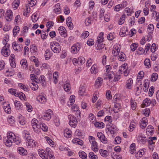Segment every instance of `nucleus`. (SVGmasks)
I'll use <instances>...</instances> for the list:
<instances>
[{"mask_svg":"<svg viewBox=\"0 0 159 159\" xmlns=\"http://www.w3.org/2000/svg\"><path fill=\"white\" fill-rule=\"evenodd\" d=\"M5 145L9 147L11 146L12 143H15L16 144L20 143V140L16 138L15 135L12 132L8 133L7 138H5L3 140Z\"/></svg>","mask_w":159,"mask_h":159,"instance_id":"f257e3e1","label":"nucleus"},{"mask_svg":"<svg viewBox=\"0 0 159 159\" xmlns=\"http://www.w3.org/2000/svg\"><path fill=\"white\" fill-rule=\"evenodd\" d=\"M50 46L52 50L55 53H58L61 50L59 44L56 42H52L50 43Z\"/></svg>","mask_w":159,"mask_h":159,"instance_id":"f03ea898","label":"nucleus"},{"mask_svg":"<svg viewBox=\"0 0 159 159\" xmlns=\"http://www.w3.org/2000/svg\"><path fill=\"white\" fill-rule=\"evenodd\" d=\"M69 124L72 127L75 128L76 126L77 121L76 118L73 115H70L68 116Z\"/></svg>","mask_w":159,"mask_h":159,"instance_id":"7ed1b4c3","label":"nucleus"},{"mask_svg":"<svg viewBox=\"0 0 159 159\" xmlns=\"http://www.w3.org/2000/svg\"><path fill=\"white\" fill-rule=\"evenodd\" d=\"M129 8H126L125 9V10L124 12V13L123 14L122 16L120 18L118 23L119 25H122L124 22L125 19V16L126 15H127L128 16H129Z\"/></svg>","mask_w":159,"mask_h":159,"instance_id":"20e7f679","label":"nucleus"},{"mask_svg":"<svg viewBox=\"0 0 159 159\" xmlns=\"http://www.w3.org/2000/svg\"><path fill=\"white\" fill-rule=\"evenodd\" d=\"M38 120L36 119H33L32 120V126L34 130L36 132H38L39 129L40 128V125L38 124Z\"/></svg>","mask_w":159,"mask_h":159,"instance_id":"39448f33","label":"nucleus"},{"mask_svg":"<svg viewBox=\"0 0 159 159\" xmlns=\"http://www.w3.org/2000/svg\"><path fill=\"white\" fill-rule=\"evenodd\" d=\"M26 139L27 140L26 143L29 146H32V147H35L36 145V142L34 140L31 139L30 136H29V134H25Z\"/></svg>","mask_w":159,"mask_h":159,"instance_id":"423d86ee","label":"nucleus"},{"mask_svg":"<svg viewBox=\"0 0 159 159\" xmlns=\"http://www.w3.org/2000/svg\"><path fill=\"white\" fill-rule=\"evenodd\" d=\"M126 65L127 64H126ZM118 71L120 72L122 71H124V74L125 76H127L129 73V70L128 69V66L126 68L125 64L120 67Z\"/></svg>","mask_w":159,"mask_h":159,"instance_id":"0eeeda50","label":"nucleus"},{"mask_svg":"<svg viewBox=\"0 0 159 159\" xmlns=\"http://www.w3.org/2000/svg\"><path fill=\"white\" fill-rule=\"evenodd\" d=\"M52 114V111L51 110H48L43 115L42 118L47 120H49L51 119V115Z\"/></svg>","mask_w":159,"mask_h":159,"instance_id":"6e6552de","label":"nucleus"},{"mask_svg":"<svg viewBox=\"0 0 159 159\" xmlns=\"http://www.w3.org/2000/svg\"><path fill=\"white\" fill-rule=\"evenodd\" d=\"M137 140L139 142L143 144H145L147 142V138L145 136L142 134H140L138 135Z\"/></svg>","mask_w":159,"mask_h":159,"instance_id":"1a4fd4ad","label":"nucleus"},{"mask_svg":"<svg viewBox=\"0 0 159 159\" xmlns=\"http://www.w3.org/2000/svg\"><path fill=\"white\" fill-rule=\"evenodd\" d=\"M5 17L7 21H11L12 19V12L11 10H8L5 14Z\"/></svg>","mask_w":159,"mask_h":159,"instance_id":"9d476101","label":"nucleus"},{"mask_svg":"<svg viewBox=\"0 0 159 159\" xmlns=\"http://www.w3.org/2000/svg\"><path fill=\"white\" fill-rule=\"evenodd\" d=\"M2 55L5 57H7L10 54L9 49L7 48L6 47H3L1 51Z\"/></svg>","mask_w":159,"mask_h":159,"instance_id":"9b49d317","label":"nucleus"},{"mask_svg":"<svg viewBox=\"0 0 159 159\" xmlns=\"http://www.w3.org/2000/svg\"><path fill=\"white\" fill-rule=\"evenodd\" d=\"M12 46L14 49L17 51H21L22 50L23 47L21 45L16 43V42L12 43Z\"/></svg>","mask_w":159,"mask_h":159,"instance_id":"f8f14e48","label":"nucleus"},{"mask_svg":"<svg viewBox=\"0 0 159 159\" xmlns=\"http://www.w3.org/2000/svg\"><path fill=\"white\" fill-rule=\"evenodd\" d=\"M38 152L40 156L42 159H48V154H47L45 151L44 150L42 149H39L38 150Z\"/></svg>","mask_w":159,"mask_h":159,"instance_id":"ddd939ff","label":"nucleus"},{"mask_svg":"<svg viewBox=\"0 0 159 159\" xmlns=\"http://www.w3.org/2000/svg\"><path fill=\"white\" fill-rule=\"evenodd\" d=\"M120 48L117 45H115L112 51V53L114 56H116L120 52Z\"/></svg>","mask_w":159,"mask_h":159,"instance_id":"4468645a","label":"nucleus"},{"mask_svg":"<svg viewBox=\"0 0 159 159\" xmlns=\"http://www.w3.org/2000/svg\"><path fill=\"white\" fill-rule=\"evenodd\" d=\"M128 29L126 27H123L121 29L120 34L121 36L124 37L128 34Z\"/></svg>","mask_w":159,"mask_h":159,"instance_id":"2eb2a0df","label":"nucleus"},{"mask_svg":"<svg viewBox=\"0 0 159 159\" xmlns=\"http://www.w3.org/2000/svg\"><path fill=\"white\" fill-rule=\"evenodd\" d=\"M91 142L92 149L95 152H97L98 149V147L97 142L95 140L92 141Z\"/></svg>","mask_w":159,"mask_h":159,"instance_id":"dca6fc26","label":"nucleus"},{"mask_svg":"<svg viewBox=\"0 0 159 159\" xmlns=\"http://www.w3.org/2000/svg\"><path fill=\"white\" fill-rule=\"evenodd\" d=\"M52 54V53L49 49H47L45 52L44 57L45 59L48 60L49 59Z\"/></svg>","mask_w":159,"mask_h":159,"instance_id":"f3484780","label":"nucleus"},{"mask_svg":"<svg viewBox=\"0 0 159 159\" xmlns=\"http://www.w3.org/2000/svg\"><path fill=\"white\" fill-rule=\"evenodd\" d=\"M136 146L134 143H132L130 145V153L133 154L136 152Z\"/></svg>","mask_w":159,"mask_h":159,"instance_id":"a211bd4d","label":"nucleus"},{"mask_svg":"<svg viewBox=\"0 0 159 159\" xmlns=\"http://www.w3.org/2000/svg\"><path fill=\"white\" fill-rule=\"evenodd\" d=\"M64 135L67 138H69L71 136V131L68 128L64 130Z\"/></svg>","mask_w":159,"mask_h":159,"instance_id":"6ab92c4d","label":"nucleus"},{"mask_svg":"<svg viewBox=\"0 0 159 159\" xmlns=\"http://www.w3.org/2000/svg\"><path fill=\"white\" fill-rule=\"evenodd\" d=\"M66 23L67 25L69 27L70 29H72L73 25L71 22V19L70 17H68L66 20Z\"/></svg>","mask_w":159,"mask_h":159,"instance_id":"aec40b11","label":"nucleus"},{"mask_svg":"<svg viewBox=\"0 0 159 159\" xmlns=\"http://www.w3.org/2000/svg\"><path fill=\"white\" fill-rule=\"evenodd\" d=\"M59 33L62 36L65 37L66 34V30L63 26H60L58 29Z\"/></svg>","mask_w":159,"mask_h":159,"instance_id":"412c9836","label":"nucleus"},{"mask_svg":"<svg viewBox=\"0 0 159 159\" xmlns=\"http://www.w3.org/2000/svg\"><path fill=\"white\" fill-rule=\"evenodd\" d=\"M80 48L79 47L75 45L72 46L71 48V51L73 53L76 54L80 50Z\"/></svg>","mask_w":159,"mask_h":159,"instance_id":"4be33fe9","label":"nucleus"},{"mask_svg":"<svg viewBox=\"0 0 159 159\" xmlns=\"http://www.w3.org/2000/svg\"><path fill=\"white\" fill-rule=\"evenodd\" d=\"M36 99L39 102L42 103H44L46 101V98L44 96L42 95L38 96Z\"/></svg>","mask_w":159,"mask_h":159,"instance_id":"5701e85b","label":"nucleus"},{"mask_svg":"<svg viewBox=\"0 0 159 159\" xmlns=\"http://www.w3.org/2000/svg\"><path fill=\"white\" fill-rule=\"evenodd\" d=\"M103 80L101 78H98L95 82V86L98 87L101 86Z\"/></svg>","mask_w":159,"mask_h":159,"instance_id":"b1692460","label":"nucleus"},{"mask_svg":"<svg viewBox=\"0 0 159 159\" xmlns=\"http://www.w3.org/2000/svg\"><path fill=\"white\" fill-rule=\"evenodd\" d=\"M18 152L19 154L23 155H26L27 153V151L22 147H20L18 148Z\"/></svg>","mask_w":159,"mask_h":159,"instance_id":"393cba45","label":"nucleus"},{"mask_svg":"<svg viewBox=\"0 0 159 159\" xmlns=\"http://www.w3.org/2000/svg\"><path fill=\"white\" fill-rule=\"evenodd\" d=\"M104 35V33L103 32H101L99 34L100 36L97 38L96 43L97 44L102 43L103 41V35Z\"/></svg>","mask_w":159,"mask_h":159,"instance_id":"a878e982","label":"nucleus"},{"mask_svg":"<svg viewBox=\"0 0 159 159\" xmlns=\"http://www.w3.org/2000/svg\"><path fill=\"white\" fill-rule=\"evenodd\" d=\"M98 72V70L97 68V66L96 65H93L91 67V73L95 74Z\"/></svg>","mask_w":159,"mask_h":159,"instance_id":"bb28decb","label":"nucleus"},{"mask_svg":"<svg viewBox=\"0 0 159 159\" xmlns=\"http://www.w3.org/2000/svg\"><path fill=\"white\" fill-rule=\"evenodd\" d=\"M118 59L119 60L121 61H124L125 60V55L124 53L122 52H120L117 55Z\"/></svg>","mask_w":159,"mask_h":159,"instance_id":"cd10ccee","label":"nucleus"},{"mask_svg":"<svg viewBox=\"0 0 159 159\" xmlns=\"http://www.w3.org/2000/svg\"><path fill=\"white\" fill-rule=\"evenodd\" d=\"M20 63L21 65V66L23 67V68L25 69H27V61L25 59H23L21 60L20 62Z\"/></svg>","mask_w":159,"mask_h":159,"instance_id":"c85d7f7f","label":"nucleus"},{"mask_svg":"<svg viewBox=\"0 0 159 159\" xmlns=\"http://www.w3.org/2000/svg\"><path fill=\"white\" fill-rule=\"evenodd\" d=\"M3 107V109L6 113L8 114H10L11 113V109L9 106V104H7L6 106H4V104Z\"/></svg>","mask_w":159,"mask_h":159,"instance_id":"c756f323","label":"nucleus"},{"mask_svg":"<svg viewBox=\"0 0 159 159\" xmlns=\"http://www.w3.org/2000/svg\"><path fill=\"white\" fill-rule=\"evenodd\" d=\"M94 125L98 128H102L104 127V124L102 122H96L94 123Z\"/></svg>","mask_w":159,"mask_h":159,"instance_id":"7c9ffc66","label":"nucleus"},{"mask_svg":"<svg viewBox=\"0 0 159 159\" xmlns=\"http://www.w3.org/2000/svg\"><path fill=\"white\" fill-rule=\"evenodd\" d=\"M153 129L154 128L151 125H148L146 129V132L147 133L148 132L149 134H153L154 132Z\"/></svg>","mask_w":159,"mask_h":159,"instance_id":"2f4dec72","label":"nucleus"},{"mask_svg":"<svg viewBox=\"0 0 159 159\" xmlns=\"http://www.w3.org/2000/svg\"><path fill=\"white\" fill-rule=\"evenodd\" d=\"M137 125V124L134 121H131L130 124V132L133 131Z\"/></svg>","mask_w":159,"mask_h":159,"instance_id":"473e14b6","label":"nucleus"},{"mask_svg":"<svg viewBox=\"0 0 159 159\" xmlns=\"http://www.w3.org/2000/svg\"><path fill=\"white\" fill-rule=\"evenodd\" d=\"M85 92V88L84 86H81L80 88L79 93L81 96L83 95Z\"/></svg>","mask_w":159,"mask_h":159,"instance_id":"72a5a7b5","label":"nucleus"},{"mask_svg":"<svg viewBox=\"0 0 159 159\" xmlns=\"http://www.w3.org/2000/svg\"><path fill=\"white\" fill-rule=\"evenodd\" d=\"M37 47L34 45H31L30 47V50L31 53H35L37 52Z\"/></svg>","mask_w":159,"mask_h":159,"instance_id":"f704fd0d","label":"nucleus"},{"mask_svg":"<svg viewBox=\"0 0 159 159\" xmlns=\"http://www.w3.org/2000/svg\"><path fill=\"white\" fill-rule=\"evenodd\" d=\"M30 86L32 89L34 91L37 90L39 88L38 85L34 83H31L30 84Z\"/></svg>","mask_w":159,"mask_h":159,"instance_id":"c9c22d12","label":"nucleus"},{"mask_svg":"<svg viewBox=\"0 0 159 159\" xmlns=\"http://www.w3.org/2000/svg\"><path fill=\"white\" fill-rule=\"evenodd\" d=\"M151 100L148 98L145 99L143 101V104H144L146 107L149 106L151 104Z\"/></svg>","mask_w":159,"mask_h":159,"instance_id":"e433bc0d","label":"nucleus"},{"mask_svg":"<svg viewBox=\"0 0 159 159\" xmlns=\"http://www.w3.org/2000/svg\"><path fill=\"white\" fill-rule=\"evenodd\" d=\"M60 4L59 3L57 4L55 6L56 8L54 9V12L57 14L61 12V8L60 7Z\"/></svg>","mask_w":159,"mask_h":159,"instance_id":"4c0bfd02","label":"nucleus"},{"mask_svg":"<svg viewBox=\"0 0 159 159\" xmlns=\"http://www.w3.org/2000/svg\"><path fill=\"white\" fill-rule=\"evenodd\" d=\"M130 105L131 109L133 110H134L136 109L137 103L135 101H133L132 98L131 99Z\"/></svg>","mask_w":159,"mask_h":159,"instance_id":"58836bf2","label":"nucleus"},{"mask_svg":"<svg viewBox=\"0 0 159 159\" xmlns=\"http://www.w3.org/2000/svg\"><path fill=\"white\" fill-rule=\"evenodd\" d=\"M79 156L82 159H87V154L84 152H79Z\"/></svg>","mask_w":159,"mask_h":159,"instance_id":"ea45409f","label":"nucleus"},{"mask_svg":"<svg viewBox=\"0 0 159 159\" xmlns=\"http://www.w3.org/2000/svg\"><path fill=\"white\" fill-rule=\"evenodd\" d=\"M105 44H103L102 43L97 44V50H102V51H104V49L105 50H106V48H104Z\"/></svg>","mask_w":159,"mask_h":159,"instance_id":"a19ab883","label":"nucleus"},{"mask_svg":"<svg viewBox=\"0 0 159 159\" xmlns=\"http://www.w3.org/2000/svg\"><path fill=\"white\" fill-rule=\"evenodd\" d=\"M158 77V75L157 73H153L151 76V80L152 81H155L157 79Z\"/></svg>","mask_w":159,"mask_h":159,"instance_id":"79ce46f5","label":"nucleus"},{"mask_svg":"<svg viewBox=\"0 0 159 159\" xmlns=\"http://www.w3.org/2000/svg\"><path fill=\"white\" fill-rule=\"evenodd\" d=\"M64 89L66 91L68 92L71 89L70 84L69 83H66V84H64Z\"/></svg>","mask_w":159,"mask_h":159,"instance_id":"37998d69","label":"nucleus"},{"mask_svg":"<svg viewBox=\"0 0 159 159\" xmlns=\"http://www.w3.org/2000/svg\"><path fill=\"white\" fill-rule=\"evenodd\" d=\"M14 103L15 107H16L18 109H20V108H21L22 104L20 101L16 100L14 102Z\"/></svg>","mask_w":159,"mask_h":159,"instance_id":"c03bdc74","label":"nucleus"},{"mask_svg":"<svg viewBox=\"0 0 159 159\" xmlns=\"http://www.w3.org/2000/svg\"><path fill=\"white\" fill-rule=\"evenodd\" d=\"M17 95L21 100H25V99L26 98L25 94L22 92H20L19 93H17Z\"/></svg>","mask_w":159,"mask_h":159,"instance_id":"a18cd8bd","label":"nucleus"},{"mask_svg":"<svg viewBox=\"0 0 159 159\" xmlns=\"http://www.w3.org/2000/svg\"><path fill=\"white\" fill-rule=\"evenodd\" d=\"M89 35V33L88 31H85L82 33L80 37L84 39L87 38Z\"/></svg>","mask_w":159,"mask_h":159,"instance_id":"49530a36","label":"nucleus"},{"mask_svg":"<svg viewBox=\"0 0 159 159\" xmlns=\"http://www.w3.org/2000/svg\"><path fill=\"white\" fill-rule=\"evenodd\" d=\"M8 121L10 125H12L15 123V122L14 117L12 116H11L8 119Z\"/></svg>","mask_w":159,"mask_h":159,"instance_id":"de8ad7c7","label":"nucleus"},{"mask_svg":"<svg viewBox=\"0 0 159 159\" xmlns=\"http://www.w3.org/2000/svg\"><path fill=\"white\" fill-rule=\"evenodd\" d=\"M19 123L22 125H24L25 124L26 121L25 120L24 118L22 116H19Z\"/></svg>","mask_w":159,"mask_h":159,"instance_id":"09e8293b","label":"nucleus"},{"mask_svg":"<svg viewBox=\"0 0 159 159\" xmlns=\"http://www.w3.org/2000/svg\"><path fill=\"white\" fill-rule=\"evenodd\" d=\"M20 31V28L18 26L15 27L13 29V35L15 36L18 32Z\"/></svg>","mask_w":159,"mask_h":159,"instance_id":"8fccbe9b","label":"nucleus"},{"mask_svg":"<svg viewBox=\"0 0 159 159\" xmlns=\"http://www.w3.org/2000/svg\"><path fill=\"white\" fill-rule=\"evenodd\" d=\"M89 157L91 159H97L98 158L97 156L94 155V153L92 152L89 153Z\"/></svg>","mask_w":159,"mask_h":159,"instance_id":"3c124183","label":"nucleus"},{"mask_svg":"<svg viewBox=\"0 0 159 159\" xmlns=\"http://www.w3.org/2000/svg\"><path fill=\"white\" fill-rule=\"evenodd\" d=\"M20 3V1L19 0H15L13 3V4L14 8L16 9L18 7Z\"/></svg>","mask_w":159,"mask_h":159,"instance_id":"603ef678","label":"nucleus"},{"mask_svg":"<svg viewBox=\"0 0 159 159\" xmlns=\"http://www.w3.org/2000/svg\"><path fill=\"white\" fill-rule=\"evenodd\" d=\"M138 46V43H134L130 45L131 50L132 51H134Z\"/></svg>","mask_w":159,"mask_h":159,"instance_id":"864d4df0","label":"nucleus"},{"mask_svg":"<svg viewBox=\"0 0 159 159\" xmlns=\"http://www.w3.org/2000/svg\"><path fill=\"white\" fill-rule=\"evenodd\" d=\"M150 61L149 59H146L144 61V65L149 68L151 66Z\"/></svg>","mask_w":159,"mask_h":159,"instance_id":"5fc2aeb1","label":"nucleus"},{"mask_svg":"<svg viewBox=\"0 0 159 159\" xmlns=\"http://www.w3.org/2000/svg\"><path fill=\"white\" fill-rule=\"evenodd\" d=\"M26 106L27 107V110L29 112H31L32 110V107L30 104L28 102L25 103Z\"/></svg>","mask_w":159,"mask_h":159,"instance_id":"6e6d98bb","label":"nucleus"},{"mask_svg":"<svg viewBox=\"0 0 159 159\" xmlns=\"http://www.w3.org/2000/svg\"><path fill=\"white\" fill-rule=\"evenodd\" d=\"M121 142V139L120 137L117 136L114 140V143L115 144H119Z\"/></svg>","mask_w":159,"mask_h":159,"instance_id":"4d7b16f0","label":"nucleus"},{"mask_svg":"<svg viewBox=\"0 0 159 159\" xmlns=\"http://www.w3.org/2000/svg\"><path fill=\"white\" fill-rule=\"evenodd\" d=\"M40 128L43 131H47L48 130V128L47 125L44 124H42L40 125Z\"/></svg>","mask_w":159,"mask_h":159,"instance_id":"13d9d810","label":"nucleus"},{"mask_svg":"<svg viewBox=\"0 0 159 159\" xmlns=\"http://www.w3.org/2000/svg\"><path fill=\"white\" fill-rule=\"evenodd\" d=\"M92 18L88 17L86 18L85 21V23L87 26H89L91 23Z\"/></svg>","mask_w":159,"mask_h":159,"instance_id":"bf43d9fd","label":"nucleus"},{"mask_svg":"<svg viewBox=\"0 0 159 159\" xmlns=\"http://www.w3.org/2000/svg\"><path fill=\"white\" fill-rule=\"evenodd\" d=\"M112 118L110 116H107L105 118V120L109 122V123L111 124L112 122Z\"/></svg>","mask_w":159,"mask_h":159,"instance_id":"052dcab7","label":"nucleus"},{"mask_svg":"<svg viewBox=\"0 0 159 159\" xmlns=\"http://www.w3.org/2000/svg\"><path fill=\"white\" fill-rule=\"evenodd\" d=\"M45 77L43 75H41L40 76L39 80H38L39 81V83H42L43 85H44V82L45 81L44 80Z\"/></svg>","mask_w":159,"mask_h":159,"instance_id":"680f3d73","label":"nucleus"},{"mask_svg":"<svg viewBox=\"0 0 159 159\" xmlns=\"http://www.w3.org/2000/svg\"><path fill=\"white\" fill-rule=\"evenodd\" d=\"M144 51L143 49L142 48L139 47L136 51V52L138 54H142L143 53H144Z\"/></svg>","mask_w":159,"mask_h":159,"instance_id":"e2e57ef3","label":"nucleus"},{"mask_svg":"<svg viewBox=\"0 0 159 159\" xmlns=\"http://www.w3.org/2000/svg\"><path fill=\"white\" fill-rule=\"evenodd\" d=\"M114 73L113 71L110 72L107 74L109 80L112 79L114 76Z\"/></svg>","mask_w":159,"mask_h":159,"instance_id":"0e129e2a","label":"nucleus"},{"mask_svg":"<svg viewBox=\"0 0 159 159\" xmlns=\"http://www.w3.org/2000/svg\"><path fill=\"white\" fill-rule=\"evenodd\" d=\"M8 92L11 94L14 95L16 96H17V93H16L15 89H10L8 90Z\"/></svg>","mask_w":159,"mask_h":159,"instance_id":"69168bd1","label":"nucleus"},{"mask_svg":"<svg viewBox=\"0 0 159 159\" xmlns=\"http://www.w3.org/2000/svg\"><path fill=\"white\" fill-rule=\"evenodd\" d=\"M100 152L102 156L104 157H106L107 156V151L106 150H103L102 149H100Z\"/></svg>","mask_w":159,"mask_h":159,"instance_id":"338daca9","label":"nucleus"},{"mask_svg":"<svg viewBox=\"0 0 159 159\" xmlns=\"http://www.w3.org/2000/svg\"><path fill=\"white\" fill-rule=\"evenodd\" d=\"M113 34V33H110L108 34L107 38L108 40L110 41L112 40L114 38Z\"/></svg>","mask_w":159,"mask_h":159,"instance_id":"774afa93","label":"nucleus"}]
</instances>
